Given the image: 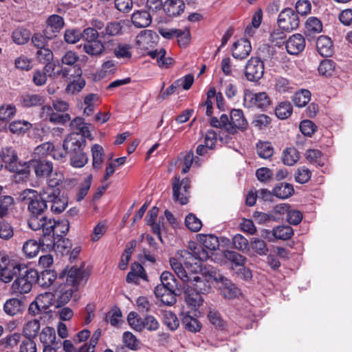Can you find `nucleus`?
I'll list each match as a JSON object with an SVG mask.
<instances>
[{"instance_id":"obj_1","label":"nucleus","mask_w":352,"mask_h":352,"mask_svg":"<svg viewBox=\"0 0 352 352\" xmlns=\"http://www.w3.org/2000/svg\"><path fill=\"white\" fill-rule=\"evenodd\" d=\"M170 264L175 273L184 283H189L188 286L195 292L202 294L210 292L212 282L219 283V280H223V275L213 268H205L201 274L194 276L192 273L197 270V267L195 268L196 270L190 267L188 270L184 264L175 258H170ZM194 266H197V264Z\"/></svg>"},{"instance_id":"obj_2","label":"nucleus","mask_w":352,"mask_h":352,"mask_svg":"<svg viewBox=\"0 0 352 352\" xmlns=\"http://www.w3.org/2000/svg\"><path fill=\"white\" fill-rule=\"evenodd\" d=\"M89 276L88 272L76 266L72 267L67 272L65 270L56 282V284L59 285L54 294L56 296V307H59L67 304L74 292L79 286L86 283Z\"/></svg>"},{"instance_id":"obj_3","label":"nucleus","mask_w":352,"mask_h":352,"mask_svg":"<svg viewBox=\"0 0 352 352\" xmlns=\"http://www.w3.org/2000/svg\"><path fill=\"white\" fill-rule=\"evenodd\" d=\"M198 240L200 244L194 241H190L188 250L181 251V257L183 262L188 270L190 267L195 268L198 261H206L209 258V254L207 250L210 251L216 250L219 246L218 238L214 234H197Z\"/></svg>"},{"instance_id":"obj_4","label":"nucleus","mask_w":352,"mask_h":352,"mask_svg":"<svg viewBox=\"0 0 352 352\" xmlns=\"http://www.w3.org/2000/svg\"><path fill=\"white\" fill-rule=\"evenodd\" d=\"M21 201L28 206L30 213L28 224L30 229L36 231L41 230L45 221L44 213L47 209V194L43 190L39 192L33 189L24 190L20 195Z\"/></svg>"},{"instance_id":"obj_5","label":"nucleus","mask_w":352,"mask_h":352,"mask_svg":"<svg viewBox=\"0 0 352 352\" xmlns=\"http://www.w3.org/2000/svg\"><path fill=\"white\" fill-rule=\"evenodd\" d=\"M18 271L19 272L17 274V278L11 287L12 293L15 294H28L31 291L33 284L35 283L36 270L29 268L23 265Z\"/></svg>"},{"instance_id":"obj_6","label":"nucleus","mask_w":352,"mask_h":352,"mask_svg":"<svg viewBox=\"0 0 352 352\" xmlns=\"http://www.w3.org/2000/svg\"><path fill=\"white\" fill-rule=\"evenodd\" d=\"M277 22L279 28L286 32H290L298 28L300 19L294 10L287 8L280 12Z\"/></svg>"},{"instance_id":"obj_7","label":"nucleus","mask_w":352,"mask_h":352,"mask_svg":"<svg viewBox=\"0 0 352 352\" xmlns=\"http://www.w3.org/2000/svg\"><path fill=\"white\" fill-rule=\"evenodd\" d=\"M226 131L230 134H235L238 130L244 131L248 126V122L241 109H232L230 116H228V122H226Z\"/></svg>"},{"instance_id":"obj_8","label":"nucleus","mask_w":352,"mask_h":352,"mask_svg":"<svg viewBox=\"0 0 352 352\" xmlns=\"http://www.w3.org/2000/svg\"><path fill=\"white\" fill-rule=\"evenodd\" d=\"M244 102L248 107H256L267 110L271 104V100L265 92L252 93L246 91L244 94Z\"/></svg>"},{"instance_id":"obj_9","label":"nucleus","mask_w":352,"mask_h":352,"mask_svg":"<svg viewBox=\"0 0 352 352\" xmlns=\"http://www.w3.org/2000/svg\"><path fill=\"white\" fill-rule=\"evenodd\" d=\"M0 157L7 170L12 173L21 172L18 155L13 146L3 147L0 152Z\"/></svg>"},{"instance_id":"obj_10","label":"nucleus","mask_w":352,"mask_h":352,"mask_svg":"<svg viewBox=\"0 0 352 352\" xmlns=\"http://www.w3.org/2000/svg\"><path fill=\"white\" fill-rule=\"evenodd\" d=\"M190 181L187 178L182 181L177 177L173 183V199L179 202L181 205H185L188 201V189L190 188Z\"/></svg>"},{"instance_id":"obj_11","label":"nucleus","mask_w":352,"mask_h":352,"mask_svg":"<svg viewBox=\"0 0 352 352\" xmlns=\"http://www.w3.org/2000/svg\"><path fill=\"white\" fill-rule=\"evenodd\" d=\"M264 74L263 62L258 57H252L247 63L245 76L249 81H258Z\"/></svg>"},{"instance_id":"obj_12","label":"nucleus","mask_w":352,"mask_h":352,"mask_svg":"<svg viewBox=\"0 0 352 352\" xmlns=\"http://www.w3.org/2000/svg\"><path fill=\"white\" fill-rule=\"evenodd\" d=\"M41 116L54 124H64L71 120L69 113L56 111L50 105H44L41 108Z\"/></svg>"},{"instance_id":"obj_13","label":"nucleus","mask_w":352,"mask_h":352,"mask_svg":"<svg viewBox=\"0 0 352 352\" xmlns=\"http://www.w3.org/2000/svg\"><path fill=\"white\" fill-rule=\"evenodd\" d=\"M47 202H50L51 210L53 212L60 213L66 208L68 201L67 199L61 195L60 190H47Z\"/></svg>"},{"instance_id":"obj_14","label":"nucleus","mask_w":352,"mask_h":352,"mask_svg":"<svg viewBox=\"0 0 352 352\" xmlns=\"http://www.w3.org/2000/svg\"><path fill=\"white\" fill-rule=\"evenodd\" d=\"M30 166L38 178H45L50 175L54 169L53 163L45 157L32 160Z\"/></svg>"},{"instance_id":"obj_15","label":"nucleus","mask_w":352,"mask_h":352,"mask_svg":"<svg viewBox=\"0 0 352 352\" xmlns=\"http://www.w3.org/2000/svg\"><path fill=\"white\" fill-rule=\"evenodd\" d=\"M86 145V140L76 133H71L63 141V147L67 151V154H72L78 150L84 148Z\"/></svg>"},{"instance_id":"obj_16","label":"nucleus","mask_w":352,"mask_h":352,"mask_svg":"<svg viewBox=\"0 0 352 352\" xmlns=\"http://www.w3.org/2000/svg\"><path fill=\"white\" fill-rule=\"evenodd\" d=\"M305 39L300 34H294L285 42L287 52L292 55H297L305 47Z\"/></svg>"},{"instance_id":"obj_17","label":"nucleus","mask_w":352,"mask_h":352,"mask_svg":"<svg viewBox=\"0 0 352 352\" xmlns=\"http://www.w3.org/2000/svg\"><path fill=\"white\" fill-rule=\"evenodd\" d=\"M252 51L251 43L247 38H241L234 42L232 47V55L234 58L242 60L247 58Z\"/></svg>"},{"instance_id":"obj_18","label":"nucleus","mask_w":352,"mask_h":352,"mask_svg":"<svg viewBox=\"0 0 352 352\" xmlns=\"http://www.w3.org/2000/svg\"><path fill=\"white\" fill-rule=\"evenodd\" d=\"M78 59V55L74 51H67L61 58L62 65H65L66 67L72 68V72L77 77H80L82 74L80 67L76 65Z\"/></svg>"},{"instance_id":"obj_19","label":"nucleus","mask_w":352,"mask_h":352,"mask_svg":"<svg viewBox=\"0 0 352 352\" xmlns=\"http://www.w3.org/2000/svg\"><path fill=\"white\" fill-rule=\"evenodd\" d=\"M131 21L136 28H146L151 25L152 17L148 11L140 10L133 13Z\"/></svg>"},{"instance_id":"obj_20","label":"nucleus","mask_w":352,"mask_h":352,"mask_svg":"<svg viewBox=\"0 0 352 352\" xmlns=\"http://www.w3.org/2000/svg\"><path fill=\"white\" fill-rule=\"evenodd\" d=\"M20 102L24 107L44 106L45 97L38 94H25L20 97Z\"/></svg>"},{"instance_id":"obj_21","label":"nucleus","mask_w":352,"mask_h":352,"mask_svg":"<svg viewBox=\"0 0 352 352\" xmlns=\"http://www.w3.org/2000/svg\"><path fill=\"white\" fill-rule=\"evenodd\" d=\"M23 265L16 264L12 261L10 264L7 265L5 267L0 269V280L3 283H10L14 278V276H17L21 269V266Z\"/></svg>"},{"instance_id":"obj_22","label":"nucleus","mask_w":352,"mask_h":352,"mask_svg":"<svg viewBox=\"0 0 352 352\" xmlns=\"http://www.w3.org/2000/svg\"><path fill=\"white\" fill-rule=\"evenodd\" d=\"M35 283H37L42 287H48L56 279V273L54 271L45 270L41 274L36 270Z\"/></svg>"},{"instance_id":"obj_23","label":"nucleus","mask_w":352,"mask_h":352,"mask_svg":"<svg viewBox=\"0 0 352 352\" xmlns=\"http://www.w3.org/2000/svg\"><path fill=\"white\" fill-rule=\"evenodd\" d=\"M316 49L322 56H331L333 54V44L330 38L323 35L320 36L316 41Z\"/></svg>"},{"instance_id":"obj_24","label":"nucleus","mask_w":352,"mask_h":352,"mask_svg":"<svg viewBox=\"0 0 352 352\" xmlns=\"http://www.w3.org/2000/svg\"><path fill=\"white\" fill-rule=\"evenodd\" d=\"M161 284L165 286L169 291L182 292L183 288L179 285L177 280L170 272L165 271L160 276Z\"/></svg>"},{"instance_id":"obj_25","label":"nucleus","mask_w":352,"mask_h":352,"mask_svg":"<svg viewBox=\"0 0 352 352\" xmlns=\"http://www.w3.org/2000/svg\"><path fill=\"white\" fill-rule=\"evenodd\" d=\"M294 192V189L291 184L281 182L277 184L273 188L272 193L276 197L282 199L291 197Z\"/></svg>"},{"instance_id":"obj_26","label":"nucleus","mask_w":352,"mask_h":352,"mask_svg":"<svg viewBox=\"0 0 352 352\" xmlns=\"http://www.w3.org/2000/svg\"><path fill=\"white\" fill-rule=\"evenodd\" d=\"M24 308L23 302L16 298H10L6 300L4 304V311L9 316H15L21 313Z\"/></svg>"},{"instance_id":"obj_27","label":"nucleus","mask_w":352,"mask_h":352,"mask_svg":"<svg viewBox=\"0 0 352 352\" xmlns=\"http://www.w3.org/2000/svg\"><path fill=\"white\" fill-rule=\"evenodd\" d=\"M85 52L92 56H100L104 52L105 47L102 41L96 40L94 41L85 43L83 44Z\"/></svg>"},{"instance_id":"obj_28","label":"nucleus","mask_w":352,"mask_h":352,"mask_svg":"<svg viewBox=\"0 0 352 352\" xmlns=\"http://www.w3.org/2000/svg\"><path fill=\"white\" fill-rule=\"evenodd\" d=\"M166 52L165 49L160 48V50H151L148 52V54L152 58L157 60V64L161 67H168L173 65L174 60L170 57L166 58Z\"/></svg>"},{"instance_id":"obj_29","label":"nucleus","mask_w":352,"mask_h":352,"mask_svg":"<svg viewBox=\"0 0 352 352\" xmlns=\"http://www.w3.org/2000/svg\"><path fill=\"white\" fill-rule=\"evenodd\" d=\"M47 27L45 30H47L49 32V29L51 30V33L54 35V34L58 33L64 27L65 21L62 16L58 14H52L50 15L47 21Z\"/></svg>"},{"instance_id":"obj_30","label":"nucleus","mask_w":352,"mask_h":352,"mask_svg":"<svg viewBox=\"0 0 352 352\" xmlns=\"http://www.w3.org/2000/svg\"><path fill=\"white\" fill-rule=\"evenodd\" d=\"M184 3L182 0H170L166 2L164 10L170 16L179 15L184 10Z\"/></svg>"},{"instance_id":"obj_31","label":"nucleus","mask_w":352,"mask_h":352,"mask_svg":"<svg viewBox=\"0 0 352 352\" xmlns=\"http://www.w3.org/2000/svg\"><path fill=\"white\" fill-rule=\"evenodd\" d=\"M185 289V299L186 302L192 307L200 306L204 302L201 293L195 292L192 287L188 285Z\"/></svg>"},{"instance_id":"obj_32","label":"nucleus","mask_w":352,"mask_h":352,"mask_svg":"<svg viewBox=\"0 0 352 352\" xmlns=\"http://www.w3.org/2000/svg\"><path fill=\"white\" fill-rule=\"evenodd\" d=\"M181 317L182 323L186 329L193 333L200 331L201 326L197 319L192 317L187 313H182Z\"/></svg>"},{"instance_id":"obj_33","label":"nucleus","mask_w":352,"mask_h":352,"mask_svg":"<svg viewBox=\"0 0 352 352\" xmlns=\"http://www.w3.org/2000/svg\"><path fill=\"white\" fill-rule=\"evenodd\" d=\"M31 34V32L28 29L18 28L12 32V38L14 43L24 45L29 41Z\"/></svg>"},{"instance_id":"obj_34","label":"nucleus","mask_w":352,"mask_h":352,"mask_svg":"<svg viewBox=\"0 0 352 352\" xmlns=\"http://www.w3.org/2000/svg\"><path fill=\"white\" fill-rule=\"evenodd\" d=\"M45 178H47V186L44 187L41 190H43V192L44 194H47V190L49 188L50 190H60V188L58 187L61 183L63 179V175L60 173H58L57 172L53 173L50 174V175L46 177Z\"/></svg>"},{"instance_id":"obj_35","label":"nucleus","mask_w":352,"mask_h":352,"mask_svg":"<svg viewBox=\"0 0 352 352\" xmlns=\"http://www.w3.org/2000/svg\"><path fill=\"white\" fill-rule=\"evenodd\" d=\"M54 36L48 32L47 30H44L43 34L36 33L32 36V43L37 49L45 47L48 40L52 39Z\"/></svg>"},{"instance_id":"obj_36","label":"nucleus","mask_w":352,"mask_h":352,"mask_svg":"<svg viewBox=\"0 0 352 352\" xmlns=\"http://www.w3.org/2000/svg\"><path fill=\"white\" fill-rule=\"evenodd\" d=\"M88 157L84 152V148L78 150L70 154V162L72 166L76 168L83 167L87 162Z\"/></svg>"},{"instance_id":"obj_37","label":"nucleus","mask_w":352,"mask_h":352,"mask_svg":"<svg viewBox=\"0 0 352 352\" xmlns=\"http://www.w3.org/2000/svg\"><path fill=\"white\" fill-rule=\"evenodd\" d=\"M93 162L92 166L94 169L98 170L101 168L103 162L104 149L99 144H94L91 148Z\"/></svg>"},{"instance_id":"obj_38","label":"nucleus","mask_w":352,"mask_h":352,"mask_svg":"<svg viewBox=\"0 0 352 352\" xmlns=\"http://www.w3.org/2000/svg\"><path fill=\"white\" fill-rule=\"evenodd\" d=\"M32 124L25 120H16L10 122L9 129L12 133H25L32 127Z\"/></svg>"},{"instance_id":"obj_39","label":"nucleus","mask_w":352,"mask_h":352,"mask_svg":"<svg viewBox=\"0 0 352 352\" xmlns=\"http://www.w3.org/2000/svg\"><path fill=\"white\" fill-rule=\"evenodd\" d=\"M54 298L55 295L53 293L45 292L39 294L36 298V300L40 305V308H41V310H43V312H47V310L53 304Z\"/></svg>"},{"instance_id":"obj_40","label":"nucleus","mask_w":352,"mask_h":352,"mask_svg":"<svg viewBox=\"0 0 352 352\" xmlns=\"http://www.w3.org/2000/svg\"><path fill=\"white\" fill-rule=\"evenodd\" d=\"M300 158L298 151L294 147L286 148L283 153L282 160L287 166H293Z\"/></svg>"},{"instance_id":"obj_41","label":"nucleus","mask_w":352,"mask_h":352,"mask_svg":"<svg viewBox=\"0 0 352 352\" xmlns=\"http://www.w3.org/2000/svg\"><path fill=\"white\" fill-rule=\"evenodd\" d=\"M311 93L307 89H302L294 94L292 101L298 107H305L310 100Z\"/></svg>"},{"instance_id":"obj_42","label":"nucleus","mask_w":352,"mask_h":352,"mask_svg":"<svg viewBox=\"0 0 352 352\" xmlns=\"http://www.w3.org/2000/svg\"><path fill=\"white\" fill-rule=\"evenodd\" d=\"M223 280H219L223 286L221 290L223 296L228 298H234L238 294L237 288L228 278L223 276Z\"/></svg>"},{"instance_id":"obj_43","label":"nucleus","mask_w":352,"mask_h":352,"mask_svg":"<svg viewBox=\"0 0 352 352\" xmlns=\"http://www.w3.org/2000/svg\"><path fill=\"white\" fill-rule=\"evenodd\" d=\"M292 106L288 101L280 102L275 109L276 116L281 120L289 118L292 113Z\"/></svg>"},{"instance_id":"obj_44","label":"nucleus","mask_w":352,"mask_h":352,"mask_svg":"<svg viewBox=\"0 0 352 352\" xmlns=\"http://www.w3.org/2000/svg\"><path fill=\"white\" fill-rule=\"evenodd\" d=\"M336 69V63L331 59H324L318 66V72L321 76H331Z\"/></svg>"},{"instance_id":"obj_45","label":"nucleus","mask_w":352,"mask_h":352,"mask_svg":"<svg viewBox=\"0 0 352 352\" xmlns=\"http://www.w3.org/2000/svg\"><path fill=\"white\" fill-rule=\"evenodd\" d=\"M122 25L120 22L113 21L107 23L104 30L101 32L100 35L102 38L107 36H114L121 34Z\"/></svg>"},{"instance_id":"obj_46","label":"nucleus","mask_w":352,"mask_h":352,"mask_svg":"<svg viewBox=\"0 0 352 352\" xmlns=\"http://www.w3.org/2000/svg\"><path fill=\"white\" fill-rule=\"evenodd\" d=\"M40 329V322L38 320L29 321L23 329V333L25 338L31 339L35 338Z\"/></svg>"},{"instance_id":"obj_47","label":"nucleus","mask_w":352,"mask_h":352,"mask_svg":"<svg viewBox=\"0 0 352 352\" xmlns=\"http://www.w3.org/2000/svg\"><path fill=\"white\" fill-rule=\"evenodd\" d=\"M40 245L35 240H28L23 245V251L28 258H33L39 252Z\"/></svg>"},{"instance_id":"obj_48","label":"nucleus","mask_w":352,"mask_h":352,"mask_svg":"<svg viewBox=\"0 0 352 352\" xmlns=\"http://www.w3.org/2000/svg\"><path fill=\"white\" fill-rule=\"evenodd\" d=\"M41 342L45 345H51L55 344L56 333L55 330L50 327H47L42 330L40 335Z\"/></svg>"},{"instance_id":"obj_49","label":"nucleus","mask_w":352,"mask_h":352,"mask_svg":"<svg viewBox=\"0 0 352 352\" xmlns=\"http://www.w3.org/2000/svg\"><path fill=\"white\" fill-rule=\"evenodd\" d=\"M186 226L192 232H198L202 227L201 221L194 214L189 213L185 219Z\"/></svg>"},{"instance_id":"obj_50","label":"nucleus","mask_w":352,"mask_h":352,"mask_svg":"<svg viewBox=\"0 0 352 352\" xmlns=\"http://www.w3.org/2000/svg\"><path fill=\"white\" fill-rule=\"evenodd\" d=\"M276 239L287 240L294 234V230L289 226H279L274 228Z\"/></svg>"},{"instance_id":"obj_51","label":"nucleus","mask_w":352,"mask_h":352,"mask_svg":"<svg viewBox=\"0 0 352 352\" xmlns=\"http://www.w3.org/2000/svg\"><path fill=\"white\" fill-rule=\"evenodd\" d=\"M2 190L3 188L0 186V217L7 214L9 206L14 202V199L11 196L4 195Z\"/></svg>"},{"instance_id":"obj_52","label":"nucleus","mask_w":352,"mask_h":352,"mask_svg":"<svg viewBox=\"0 0 352 352\" xmlns=\"http://www.w3.org/2000/svg\"><path fill=\"white\" fill-rule=\"evenodd\" d=\"M224 256L236 266H243L246 262V258L241 254L232 250H226Z\"/></svg>"},{"instance_id":"obj_53","label":"nucleus","mask_w":352,"mask_h":352,"mask_svg":"<svg viewBox=\"0 0 352 352\" xmlns=\"http://www.w3.org/2000/svg\"><path fill=\"white\" fill-rule=\"evenodd\" d=\"M50 76L53 78H61L67 80H71L72 78L76 77L75 74L72 72V68L63 65L60 66V68L56 70L54 69Z\"/></svg>"},{"instance_id":"obj_54","label":"nucleus","mask_w":352,"mask_h":352,"mask_svg":"<svg viewBox=\"0 0 352 352\" xmlns=\"http://www.w3.org/2000/svg\"><path fill=\"white\" fill-rule=\"evenodd\" d=\"M295 180L299 184H305L311 179V172L310 170L305 167H299L295 173Z\"/></svg>"},{"instance_id":"obj_55","label":"nucleus","mask_w":352,"mask_h":352,"mask_svg":"<svg viewBox=\"0 0 352 352\" xmlns=\"http://www.w3.org/2000/svg\"><path fill=\"white\" fill-rule=\"evenodd\" d=\"M256 151L261 157L267 159L273 155L274 148L269 142H259L256 146Z\"/></svg>"},{"instance_id":"obj_56","label":"nucleus","mask_w":352,"mask_h":352,"mask_svg":"<svg viewBox=\"0 0 352 352\" xmlns=\"http://www.w3.org/2000/svg\"><path fill=\"white\" fill-rule=\"evenodd\" d=\"M164 322L170 331L176 330L179 325L177 316L171 311L164 312Z\"/></svg>"},{"instance_id":"obj_57","label":"nucleus","mask_w":352,"mask_h":352,"mask_svg":"<svg viewBox=\"0 0 352 352\" xmlns=\"http://www.w3.org/2000/svg\"><path fill=\"white\" fill-rule=\"evenodd\" d=\"M307 31L310 33H319L322 30V22L316 17H309L306 21Z\"/></svg>"},{"instance_id":"obj_58","label":"nucleus","mask_w":352,"mask_h":352,"mask_svg":"<svg viewBox=\"0 0 352 352\" xmlns=\"http://www.w3.org/2000/svg\"><path fill=\"white\" fill-rule=\"evenodd\" d=\"M35 55L37 60L43 64L52 61L54 57L53 52L45 47L38 49Z\"/></svg>"},{"instance_id":"obj_59","label":"nucleus","mask_w":352,"mask_h":352,"mask_svg":"<svg viewBox=\"0 0 352 352\" xmlns=\"http://www.w3.org/2000/svg\"><path fill=\"white\" fill-rule=\"evenodd\" d=\"M101 336V331L97 329L94 331L92 337L89 341V344H85L80 349L78 352H94V349L98 343V341Z\"/></svg>"},{"instance_id":"obj_60","label":"nucleus","mask_w":352,"mask_h":352,"mask_svg":"<svg viewBox=\"0 0 352 352\" xmlns=\"http://www.w3.org/2000/svg\"><path fill=\"white\" fill-rule=\"evenodd\" d=\"M252 248L260 256L266 255L268 248L265 242L259 238H252L251 240Z\"/></svg>"},{"instance_id":"obj_61","label":"nucleus","mask_w":352,"mask_h":352,"mask_svg":"<svg viewBox=\"0 0 352 352\" xmlns=\"http://www.w3.org/2000/svg\"><path fill=\"white\" fill-rule=\"evenodd\" d=\"M142 320L143 318L138 317L137 313L134 311H131L127 316L129 324L137 331H142L143 330Z\"/></svg>"},{"instance_id":"obj_62","label":"nucleus","mask_w":352,"mask_h":352,"mask_svg":"<svg viewBox=\"0 0 352 352\" xmlns=\"http://www.w3.org/2000/svg\"><path fill=\"white\" fill-rule=\"evenodd\" d=\"M131 46L127 44H119L114 50L113 54L118 58H131L132 54Z\"/></svg>"},{"instance_id":"obj_63","label":"nucleus","mask_w":352,"mask_h":352,"mask_svg":"<svg viewBox=\"0 0 352 352\" xmlns=\"http://www.w3.org/2000/svg\"><path fill=\"white\" fill-rule=\"evenodd\" d=\"M81 32L77 29H67L65 31L64 39L66 43L74 44L81 38Z\"/></svg>"},{"instance_id":"obj_64","label":"nucleus","mask_w":352,"mask_h":352,"mask_svg":"<svg viewBox=\"0 0 352 352\" xmlns=\"http://www.w3.org/2000/svg\"><path fill=\"white\" fill-rule=\"evenodd\" d=\"M143 329H146L149 331H155L160 327V323L157 320L151 315L146 316L142 320Z\"/></svg>"}]
</instances>
